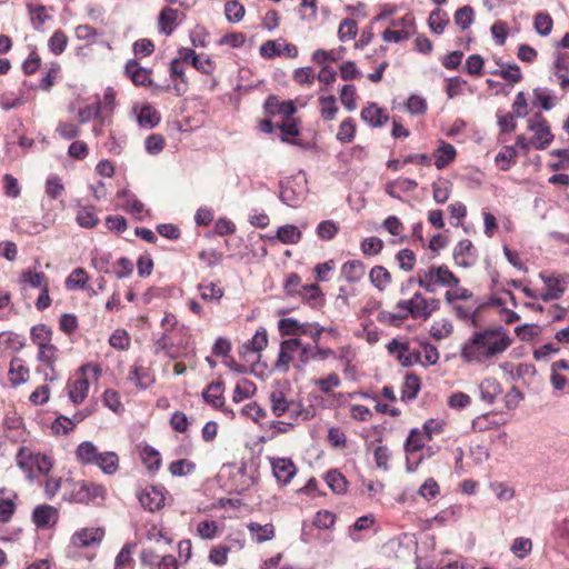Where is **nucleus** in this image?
I'll return each mask as SVG.
<instances>
[{
  "label": "nucleus",
  "mask_w": 569,
  "mask_h": 569,
  "mask_svg": "<svg viewBox=\"0 0 569 569\" xmlns=\"http://www.w3.org/2000/svg\"><path fill=\"white\" fill-rule=\"evenodd\" d=\"M511 345V339L502 327L475 332L463 345L461 357L465 361H482L503 352Z\"/></svg>",
  "instance_id": "nucleus-1"
},
{
  "label": "nucleus",
  "mask_w": 569,
  "mask_h": 569,
  "mask_svg": "<svg viewBox=\"0 0 569 569\" xmlns=\"http://www.w3.org/2000/svg\"><path fill=\"white\" fill-rule=\"evenodd\" d=\"M459 282L446 264L417 271V284L429 293H435L438 286L457 288Z\"/></svg>",
  "instance_id": "nucleus-2"
},
{
  "label": "nucleus",
  "mask_w": 569,
  "mask_h": 569,
  "mask_svg": "<svg viewBox=\"0 0 569 569\" xmlns=\"http://www.w3.org/2000/svg\"><path fill=\"white\" fill-rule=\"evenodd\" d=\"M528 130L535 132L536 149L538 150L546 149L553 140L550 126L540 112L528 119Z\"/></svg>",
  "instance_id": "nucleus-3"
},
{
  "label": "nucleus",
  "mask_w": 569,
  "mask_h": 569,
  "mask_svg": "<svg viewBox=\"0 0 569 569\" xmlns=\"http://www.w3.org/2000/svg\"><path fill=\"white\" fill-rule=\"evenodd\" d=\"M539 278L546 284V291L540 296L543 301L560 299L569 283V273L548 276L546 272H540Z\"/></svg>",
  "instance_id": "nucleus-4"
},
{
  "label": "nucleus",
  "mask_w": 569,
  "mask_h": 569,
  "mask_svg": "<svg viewBox=\"0 0 569 569\" xmlns=\"http://www.w3.org/2000/svg\"><path fill=\"white\" fill-rule=\"evenodd\" d=\"M306 188L296 178H288L280 182V200L291 208H297L305 198Z\"/></svg>",
  "instance_id": "nucleus-5"
},
{
  "label": "nucleus",
  "mask_w": 569,
  "mask_h": 569,
  "mask_svg": "<svg viewBox=\"0 0 569 569\" xmlns=\"http://www.w3.org/2000/svg\"><path fill=\"white\" fill-rule=\"evenodd\" d=\"M104 488L93 482L80 481L73 486L69 500L77 503H88L91 500L103 497Z\"/></svg>",
  "instance_id": "nucleus-6"
},
{
  "label": "nucleus",
  "mask_w": 569,
  "mask_h": 569,
  "mask_svg": "<svg viewBox=\"0 0 569 569\" xmlns=\"http://www.w3.org/2000/svg\"><path fill=\"white\" fill-rule=\"evenodd\" d=\"M260 56L267 59H272L280 54H286L289 58L298 56V48L292 43H287L282 38L277 40H268L260 46Z\"/></svg>",
  "instance_id": "nucleus-7"
},
{
  "label": "nucleus",
  "mask_w": 569,
  "mask_h": 569,
  "mask_svg": "<svg viewBox=\"0 0 569 569\" xmlns=\"http://www.w3.org/2000/svg\"><path fill=\"white\" fill-rule=\"evenodd\" d=\"M164 488L159 486L148 487L137 493L140 505L148 511L154 512L164 506Z\"/></svg>",
  "instance_id": "nucleus-8"
},
{
  "label": "nucleus",
  "mask_w": 569,
  "mask_h": 569,
  "mask_svg": "<svg viewBox=\"0 0 569 569\" xmlns=\"http://www.w3.org/2000/svg\"><path fill=\"white\" fill-rule=\"evenodd\" d=\"M453 259L458 266L470 268L478 259L477 249L469 239H463L455 247Z\"/></svg>",
  "instance_id": "nucleus-9"
},
{
  "label": "nucleus",
  "mask_w": 569,
  "mask_h": 569,
  "mask_svg": "<svg viewBox=\"0 0 569 569\" xmlns=\"http://www.w3.org/2000/svg\"><path fill=\"white\" fill-rule=\"evenodd\" d=\"M270 462L273 476L282 485H288L297 473V468L290 458H272Z\"/></svg>",
  "instance_id": "nucleus-10"
},
{
  "label": "nucleus",
  "mask_w": 569,
  "mask_h": 569,
  "mask_svg": "<svg viewBox=\"0 0 569 569\" xmlns=\"http://www.w3.org/2000/svg\"><path fill=\"white\" fill-rule=\"evenodd\" d=\"M264 113L269 117L282 114L290 118L297 112L296 104L292 100L279 101L277 96H269L263 104Z\"/></svg>",
  "instance_id": "nucleus-11"
},
{
  "label": "nucleus",
  "mask_w": 569,
  "mask_h": 569,
  "mask_svg": "<svg viewBox=\"0 0 569 569\" xmlns=\"http://www.w3.org/2000/svg\"><path fill=\"white\" fill-rule=\"evenodd\" d=\"M222 393L223 382L212 381L207 386L206 390H203L202 398L207 403L211 405L213 408L222 410V412L226 415L233 416V411L231 409L223 407L224 401Z\"/></svg>",
  "instance_id": "nucleus-12"
},
{
  "label": "nucleus",
  "mask_w": 569,
  "mask_h": 569,
  "mask_svg": "<svg viewBox=\"0 0 569 569\" xmlns=\"http://www.w3.org/2000/svg\"><path fill=\"white\" fill-rule=\"evenodd\" d=\"M104 536L101 528H83L76 531L71 537V542L77 547H90L99 545Z\"/></svg>",
  "instance_id": "nucleus-13"
},
{
  "label": "nucleus",
  "mask_w": 569,
  "mask_h": 569,
  "mask_svg": "<svg viewBox=\"0 0 569 569\" xmlns=\"http://www.w3.org/2000/svg\"><path fill=\"white\" fill-rule=\"evenodd\" d=\"M58 520L57 508L49 505H39L32 511L33 523L41 529L56 525Z\"/></svg>",
  "instance_id": "nucleus-14"
},
{
  "label": "nucleus",
  "mask_w": 569,
  "mask_h": 569,
  "mask_svg": "<svg viewBox=\"0 0 569 569\" xmlns=\"http://www.w3.org/2000/svg\"><path fill=\"white\" fill-rule=\"evenodd\" d=\"M38 349V361L44 363L46 367L50 370V375L46 373V380L53 381L58 379L54 363L58 360L59 349L52 343L39 347Z\"/></svg>",
  "instance_id": "nucleus-15"
},
{
  "label": "nucleus",
  "mask_w": 569,
  "mask_h": 569,
  "mask_svg": "<svg viewBox=\"0 0 569 569\" xmlns=\"http://www.w3.org/2000/svg\"><path fill=\"white\" fill-rule=\"evenodd\" d=\"M335 352L329 348H321L319 345L313 346H305L300 350L299 362L295 365L297 369H302L311 360H325L330 356H333Z\"/></svg>",
  "instance_id": "nucleus-16"
},
{
  "label": "nucleus",
  "mask_w": 569,
  "mask_h": 569,
  "mask_svg": "<svg viewBox=\"0 0 569 569\" xmlns=\"http://www.w3.org/2000/svg\"><path fill=\"white\" fill-rule=\"evenodd\" d=\"M124 72L136 86H152L151 70L140 67L134 59L126 63Z\"/></svg>",
  "instance_id": "nucleus-17"
},
{
  "label": "nucleus",
  "mask_w": 569,
  "mask_h": 569,
  "mask_svg": "<svg viewBox=\"0 0 569 569\" xmlns=\"http://www.w3.org/2000/svg\"><path fill=\"white\" fill-rule=\"evenodd\" d=\"M360 116L363 121L373 128L382 127L389 121V116L375 102H370L365 107Z\"/></svg>",
  "instance_id": "nucleus-18"
},
{
  "label": "nucleus",
  "mask_w": 569,
  "mask_h": 569,
  "mask_svg": "<svg viewBox=\"0 0 569 569\" xmlns=\"http://www.w3.org/2000/svg\"><path fill=\"white\" fill-rule=\"evenodd\" d=\"M178 54L183 62H190L198 71L201 73H210L211 72V59L207 57L204 60H201L200 57L196 53L193 49L190 48H180L178 50Z\"/></svg>",
  "instance_id": "nucleus-19"
},
{
  "label": "nucleus",
  "mask_w": 569,
  "mask_h": 569,
  "mask_svg": "<svg viewBox=\"0 0 569 569\" xmlns=\"http://www.w3.org/2000/svg\"><path fill=\"white\" fill-rule=\"evenodd\" d=\"M311 327V323H300L295 318H282L278 322V328L281 336L307 335L309 332L308 329Z\"/></svg>",
  "instance_id": "nucleus-20"
},
{
  "label": "nucleus",
  "mask_w": 569,
  "mask_h": 569,
  "mask_svg": "<svg viewBox=\"0 0 569 569\" xmlns=\"http://www.w3.org/2000/svg\"><path fill=\"white\" fill-rule=\"evenodd\" d=\"M480 398L488 405H492L502 392L501 386L495 378H486L479 385Z\"/></svg>",
  "instance_id": "nucleus-21"
},
{
  "label": "nucleus",
  "mask_w": 569,
  "mask_h": 569,
  "mask_svg": "<svg viewBox=\"0 0 569 569\" xmlns=\"http://www.w3.org/2000/svg\"><path fill=\"white\" fill-rule=\"evenodd\" d=\"M268 345V335L266 329L260 328L253 337L244 342L240 349V353L246 356L248 352H260Z\"/></svg>",
  "instance_id": "nucleus-22"
},
{
  "label": "nucleus",
  "mask_w": 569,
  "mask_h": 569,
  "mask_svg": "<svg viewBox=\"0 0 569 569\" xmlns=\"http://www.w3.org/2000/svg\"><path fill=\"white\" fill-rule=\"evenodd\" d=\"M341 276L350 283H356L365 276V264L360 260H349L341 267Z\"/></svg>",
  "instance_id": "nucleus-23"
},
{
  "label": "nucleus",
  "mask_w": 569,
  "mask_h": 569,
  "mask_svg": "<svg viewBox=\"0 0 569 569\" xmlns=\"http://www.w3.org/2000/svg\"><path fill=\"white\" fill-rule=\"evenodd\" d=\"M89 391V381L87 378H78L74 382L69 385V399L74 405H80L84 401Z\"/></svg>",
  "instance_id": "nucleus-24"
},
{
  "label": "nucleus",
  "mask_w": 569,
  "mask_h": 569,
  "mask_svg": "<svg viewBox=\"0 0 569 569\" xmlns=\"http://www.w3.org/2000/svg\"><path fill=\"white\" fill-rule=\"evenodd\" d=\"M456 149L452 144L440 141L439 147L436 150V167L438 169L446 168L450 162H452L456 158Z\"/></svg>",
  "instance_id": "nucleus-25"
},
{
  "label": "nucleus",
  "mask_w": 569,
  "mask_h": 569,
  "mask_svg": "<svg viewBox=\"0 0 569 569\" xmlns=\"http://www.w3.org/2000/svg\"><path fill=\"white\" fill-rule=\"evenodd\" d=\"M29 379V369L20 358H13L9 369V380L13 386L24 383Z\"/></svg>",
  "instance_id": "nucleus-26"
},
{
  "label": "nucleus",
  "mask_w": 569,
  "mask_h": 569,
  "mask_svg": "<svg viewBox=\"0 0 569 569\" xmlns=\"http://www.w3.org/2000/svg\"><path fill=\"white\" fill-rule=\"evenodd\" d=\"M137 120L140 127L152 129L159 124L161 117L152 106L146 104L141 108Z\"/></svg>",
  "instance_id": "nucleus-27"
},
{
  "label": "nucleus",
  "mask_w": 569,
  "mask_h": 569,
  "mask_svg": "<svg viewBox=\"0 0 569 569\" xmlns=\"http://www.w3.org/2000/svg\"><path fill=\"white\" fill-rule=\"evenodd\" d=\"M97 447L91 441L81 442L77 450V459L82 465H93L99 456Z\"/></svg>",
  "instance_id": "nucleus-28"
},
{
  "label": "nucleus",
  "mask_w": 569,
  "mask_h": 569,
  "mask_svg": "<svg viewBox=\"0 0 569 569\" xmlns=\"http://www.w3.org/2000/svg\"><path fill=\"white\" fill-rule=\"evenodd\" d=\"M369 279L372 286L379 291H383L387 286L391 283V274L382 266H375L369 272Z\"/></svg>",
  "instance_id": "nucleus-29"
},
{
  "label": "nucleus",
  "mask_w": 569,
  "mask_h": 569,
  "mask_svg": "<svg viewBox=\"0 0 569 569\" xmlns=\"http://www.w3.org/2000/svg\"><path fill=\"white\" fill-rule=\"evenodd\" d=\"M420 379L417 375H407L401 389V400L410 401L416 399L420 391Z\"/></svg>",
  "instance_id": "nucleus-30"
},
{
  "label": "nucleus",
  "mask_w": 569,
  "mask_h": 569,
  "mask_svg": "<svg viewBox=\"0 0 569 569\" xmlns=\"http://www.w3.org/2000/svg\"><path fill=\"white\" fill-rule=\"evenodd\" d=\"M179 11L172 8H164L159 13L160 32L170 36L173 32V26L177 21Z\"/></svg>",
  "instance_id": "nucleus-31"
},
{
  "label": "nucleus",
  "mask_w": 569,
  "mask_h": 569,
  "mask_svg": "<svg viewBox=\"0 0 569 569\" xmlns=\"http://www.w3.org/2000/svg\"><path fill=\"white\" fill-rule=\"evenodd\" d=\"M500 67V69H496L491 71V74L500 76L501 78L512 82L517 83L521 81L522 74L520 72V68L516 63H505V62H497Z\"/></svg>",
  "instance_id": "nucleus-32"
},
{
  "label": "nucleus",
  "mask_w": 569,
  "mask_h": 569,
  "mask_svg": "<svg viewBox=\"0 0 569 569\" xmlns=\"http://www.w3.org/2000/svg\"><path fill=\"white\" fill-rule=\"evenodd\" d=\"M118 456L113 451L100 452L97 461L98 466L106 475H113L118 470Z\"/></svg>",
  "instance_id": "nucleus-33"
},
{
  "label": "nucleus",
  "mask_w": 569,
  "mask_h": 569,
  "mask_svg": "<svg viewBox=\"0 0 569 569\" xmlns=\"http://www.w3.org/2000/svg\"><path fill=\"white\" fill-rule=\"evenodd\" d=\"M271 410L276 417H281L287 410H291L295 402L288 401L282 391L276 390L270 393Z\"/></svg>",
  "instance_id": "nucleus-34"
},
{
  "label": "nucleus",
  "mask_w": 569,
  "mask_h": 569,
  "mask_svg": "<svg viewBox=\"0 0 569 569\" xmlns=\"http://www.w3.org/2000/svg\"><path fill=\"white\" fill-rule=\"evenodd\" d=\"M449 22L447 12L439 8L432 10L428 19V24L436 34H441Z\"/></svg>",
  "instance_id": "nucleus-35"
},
{
  "label": "nucleus",
  "mask_w": 569,
  "mask_h": 569,
  "mask_svg": "<svg viewBox=\"0 0 569 569\" xmlns=\"http://www.w3.org/2000/svg\"><path fill=\"white\" fill-rule=\"evenodd\" d=\"M30 338L38 348L50 345L52 340V330L47 325H36L31 328Z\"/></svg>",
  "instance_id": "nucleus-36"
},
{
  "label": "nucleus",
  "mask_w": 569,
  "mask_h": 569,
  "mask_svg": "<svg viewBox=\"0 0 569 569\" xmlns=\"http://www.w3.org/2000/svg\"><path fill=\"white\" fill-rule=\"evenodd\" d=\"M20 284H29L31 288L43 289L49 286L48 279L43 272H34L30 269L23 270L19 280Z\"/></svg>",
  "instance_id": "nucleus-37"
},
{
  "label": "nucleus",
  "mask_w": 569,
  "mask_h": 569,
  "mask_svg": "<svg viewBox=\"0 0 569 569\" xmlns=\"http://www.w3.org/2000/svg\"><path fill=\"white\" fill-rule=\"evenodd\" d=\"M277 239L286 244H296L301 239V231L293 224H284L278 228Z\"/></svg>",
  "instance_id": "nucleus-38"
},
{
  "label": "nucleus",
  "mask_w": 569,
  "mask_h": 569,
  "mask_svg": "<svg viewBox=\"0 0 569 569\" xmlns=\"http://www.w3.org/2000/svg\"><path fill=\"white\" fill-rule=\"evenodd\" d=\"M326 482L336 493H345L347 491L348 481L346 477L336 469L329 470L326 476Z\"/></svg>",
  "instance_id": "nucleus-39"
},
{
  "label": "nucleus",
  "mask_w": 569,
  "mask_h": 569,
  "mask_svg": "<svg viewBox=\"0 0 569 569\" xmlns=\"http://www.w3.org/2000/svg\"><path fill=\"white\" fill-rule=\"evenodd\" d=\"M412 302V319H429V310H427V298L421 292H416L411 297Z\"/></svg>",
  "instance_id": "nucleus-40"
},
{
  "label": "nucleus",
  "mask_w": 569,
  "mask_h": 569,
  "mask_svg": "<svg viewBox=\"0 0 569 569\" xmlns=\"http://www.w3.org/2000/svg\"><path fill=\"white\" fill-rule=\"evenodd\" d=\"M426 441H428L426 433L418 428H413L406 440L405 450L417 452L423 448Z\"/></svg>",
  "instance_id": "nucleus-41"
},
{
  "label": "nucleus",
  "mask_w": 569,
  "mask_h": 569,
  "mask_svg": "<svg viewBox=\"0 0 569 569\" xmlns=\"http://www.w3.org/2000/svg\"><path fill=\"white\" fill-rule=\"evenodd\" d=\"M246 13L244 7L237 0H228L224 3V14L228 21L238 23Z\"/></svg>",
  "instance_id": "nucleus-42"
},
{
  "label": "nucleus",
  "mask_w": 569,
  "mask_h": 569,
  "mask_svg": "<svg viewBox=\"0 0 569 569\" xmlns=\"http://www.w3.org/2000/svg\"><path fill=\"white\" fill-rule=\"evenodd\" d=\"M248 529L251 533H257L256 540L258 542L269 541L274 537V528L271 523L251 522L248 525Z\"/></svg>",
  "instance_id": "nucleus-43"
},
{
  "label": "nucleus",
  "mask_w": 569,
  "mask_h": 569,
  "mask_svg": "<svg viewBox=\"0 0 569 569\" xmlns=\"http://www.w3.org/2000/svg\"><path fill=\"white\" fill-rule=\"evenodd\" d=\"M475 20V11L470 6H463L455 12V23L461 29L467 30Z\"/></svg>",
  "instance_id": "nucleus-44"
},
{
  "label": "nucleus",
  "mask_w": 569,
  "mask_h": 569,
  "mask_svg": "<svg viewBox=\"0 0 569 569\" xmlns=\"http://www.w3.org/2000/svg\"><path fill=\"white\" fill-rule=\"evenodd\" d=\"M88 274L83 268H76L66 280L68 289H87Z\"/></svg>",
  "instance_id": "nucleus-45"
},
{
  "label": "nucleus",
  "mask_w": 569,
  "mask_h": 569,
  "mask_svg": "<svg viewBox=\"0 0 569 569\" xmlns=\"http://www.w3.org/2000/svg\"><path fill=\"white\" fill-rule=\"evenodd\" d=\"M319 103L321 104V117L326 121H331L336 118L338 107L336 103V97L329 94L327 97H319Z\"/></svg>",
  "instance_id": "nucleus-46"
},
{
  "label": "nucleus",
  "mask_w": 569,
  "mask_h": 569,
  "mask_svg": "<svg viewBox=\"0 0 569 569\" xmlns=\"http://www.w3.org/2000/svg\"><path fill=\"white\" fill-rule=\"evenodd\" d=\"M17 465L18 467L24 471L30 479H32V468H33V453L24 448L21 447L17 453Z\"/></svg>",
  "instance_id": "nucleus-47"
},
{
  "label": "nucleus",
  "mask_w": 569,
  "mask_h": 569,
  "mask_svg": "<svg viewBox=\"0 0 569 569\" xmlns=\"http://www.w3.org/2000/svg\"><path fill=\"white\" fill-rule=\"evenodd\" d=\"M553 21L550 14L538 12L533 19V27L538 34L547 37L552 30Z\"/></svg>",
  "instance_id": "nucleus-48"
},
{
  "label": "nucleus",
  "mask_w": 569,
  "mask_h": 569,
  "mask_svg": "<svg viewBox=\"0 0 569 569\" xmlns=\"http://www.w3.org/2000/svg\"><path fill=\"white\" fill-rule=\"evenodd\" d=\"M256 391V385L247 379H243L241 383H238L233 390L232 401L238 403L244 399L250 398Z\"/></svg>",
  "instance_id": "nucleus-49"
},
{
  "label": "nucleus",
  "mask_w": 569,
  "mask_h": 569,
  "mask_svg": "<svg viewBox=\"0 0 569 569\" xmlns=\"http://www.w3.org/2000/svg\"><path fill=\"white\" fill-rule=\"evenodd\" d=\"M194 469V462L189 459H179L169 465V471L173 477L190 475Z\"/></svg>",
  "instance_id": "nucleus-50"
},
{
  "label": "nucleus",
  "mask_w": 569,
  "mask_h": 569,
  "mask_svg": "<svg viewBox=\"0 0 569 569\" xmlns=\"http://www.w3.org/2000/svg\"><path fill=\"white\" fill-rule=\"evenodd\" d=\"M358 32V26L356 20L346 18L341 21L338 30L339 39L345 42L356 38Z\"/></svg>",
  "instance_id": "nucleus-51"
},
{
  "label": "nucleus",
  "mask_w": 569,
  "mask_h": 569,
  "mask_svg": "<svg viewBox=\"0 0 569 569\" xmlns=\"http://www.w3.org/2000/svg\"><path fill=\"white\" fill-rule=\"evenodd\" d=\"M355 133H356L355 121L351 118H347L339 126L337 139L342 143H349L353 140Z\"/></svg>",
  "instance_id": "nucleus-52"
},
{
  "label": "nucleus",
  "mask_w": 569,
  "mask_h": 569,
  "mask_svg": "<svg viewBox=\"0 0 569 569\" xmlns=\"http://www.w3.org/2000/svg\"><path fill=\"white\" fill-rule=\"evenodd\" d=\"M198 290L203 300L219 302L223 297V290L217 287L213 282L208 284L199 283Z\"/></svg>",
  "instance_id": "nucleus-53"
},
{
  "label": "nucleus",
  "mask_w": 569,
  "mask_h": 569,
  "mask_svg": "<svg viewBox=\"0 0 569 569\" xmlns=\"http://www.w3.org/2000/svg\"><path fill=\"white\" fill-rule=\"evenodd\" d=\"M67 44L68 37L62 30H56L50 37L48 43L50 51L56 56L61 54L64 51Z\"/></svg>",
  "instance_id": "nucleus-54"
},
{
  "label": "nucleus",
  "mask_w": 569,
  "mask_h": 569,
  "mask_svg": "<svg viewBox=\"0 0 569 569\" xmlns=\"http://www.w3.org/2000/svg\"><path fill=\"white\" fill-rule=\"evenodd\" d=\"M453 327L447 319L435 321L430 328V336L436 340H441L451 335Z\"/></svg>",
  "instance_id": "nucleus-55"
},
{
  "label": "nucleus",
  "mask_w": 569,
  "mask_h": 569,
  "mask_svg": "<svg viewBox=\"0 0 569 569\" xmlns=\"http://www.w3.org/2000/svg\"><path fill=\"white\" fill-rule=\"evenodd\" d=\"M480 310V307L476 308L475 310H471L468 307L461 306V305H453V311L458 319L469 322L471 326L477 327V315Z\"/></svg>",
  "instance_id": "nucleus-56"
},
{
  "label": "nucleus",
  "mask_w": 569,
  "mask_h": 569,
  "mask_svg": "<svg viewBox=\"0 0 569 569\" xmlns=\"http://www.w3.org/2000/svg\"><path fill=\"white\" fill-rule=\"evenodd\" d=\"M142 459L147 463L150 471H157L161 466V458L159 452L151 446H146L142 449Z\"/></svg>",
  "instance_id": "nucleus-57"
},
{
  "label": "nucleus",
  "mask_w": 569,
  "mask_h": 569,
  "mask_svg": "<svg viewBox=\"0 0 569 569\" xmlns=\"http://www.w3.org/2000/svg\"><path fill=\"white\" fill-rule=\"evenodd\" d=\"M510 550L520 559L525 558L532 550V541L529 538L518 537L513 540Z\"/></svg>",
  "instance_id": "nucleus-58"
},
{
  "label": "nucleus",
  "mask_w": 569,
  "mask_h": 569,
  "mask_svg": "<svg viewBox=\"0 0 569 569\" xmlns=\"http://www.w3.org/2000/svg\"><path fill=\"white\" fill-rule=\"evenodd\" d=\"M396 259L399 263L400 269L409 272L413 269L416 263V254L410 249H401L397 254Z\"/></svg>",
  "instance_id": "nucleus-59"
},
{
  "label": "nucleus",
  "mask_w": 569,
  "mask_h": 569,
  "mask_svg": "<svg viewBox=\"0 0 569 569\" xmlns=\"http://www.w3.org/2000/svg\"><path fill=\"white\" fill-rule=\"evenodd\" d=\"M341 103L348 111H353L357 108L356 104V88L352 84H346L342 87L340 92Z\"/></svg>",
  "instance_id": "nucleus-60"
},
{
  "label": "nucleus",
  "mask_w": 569,
  "mask_h": 569,
  "mask_svg": "<svg viewBox=\"0 0 569 569\" xmlns=\"http://www.w3.org/2000/svg\"><path fill=\"white\" fill-rule=\"evenodd\" d=\"M109 343L118 350H127L130 346V338L126 330L117 329L109 338Z\"/></svg>",
  "instance_id": "nucleus-61"
},
{
  "label": "nucleus",
  "mask_w": 569,
  "mask_h": 569,
  "mask_svg": "<svg viewBox=\"0 0 569 569\" xmlns=\"http://www.w3.org/2000/svg\"><path fill=\"white\" fill-rule=\"evenodd\" d=\"M230 547L228 546H217L212 547L209 552V561L216 566H223L228 561V555L230 552Z\"/></svg>",
  "instance_id": "nucleus-62"
},
{
  "label": "nucleus",
  "mask_w": 569,
  "mask_h": 569,
  "mask_svg": "<svg viewBox=\"0 0 569 569\" xmlns=\"http://www.w3.org/2000/svg\"><path fill=\"white\" fill-rule=\"evenodd\" d=\"M144 147L149 154H158L164 148V139L161 134L152 133L146 138Z\"/></svg>",
  "instance_id": "nucleus-63"
},
{
  "label": "nucleus",
  "mask_w": 569,
  "mask_h": 569,
  "mask_svg": "<svg viewBox=\"0 0 569 569\" xmlns=\"http://www.w3.org/2000/svg\"><path fill=\"white\" fill-rule=\"evenodd\" d=\"M406 108L413 116L422 114L427 110V101L420 96L412 94L408 98Z\"/></svg>",
  "instance_id": "nucleus-64"
}]
</instances>
